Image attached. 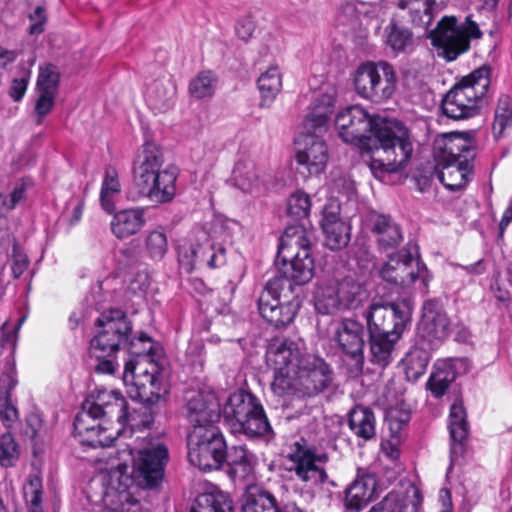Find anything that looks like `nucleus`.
I'll return each instance as SVG.
<instances>
[{"label":"nucleus","instance_id":"nucleus-46","mask_svg":"<svg viewBox=\"0 0 512 512\" xmlns=\"http://www.w3.org/2000/svg\"><path fill=\"white\" fill-rule=\"evenodd\" d=\"M218 85V78L212 71H202L189 83V93L196 99L211 97Z\"/></svg>","mask_w":512,"mask_h":512},{"label":"nucleus","instance_id":"nucleus-26","mask_svg":"<svg viewBox=\"0 0 512 512\" xmlns=\"http://www.w3.org/2000/svg\"><path fill=\"white\" fill-rule=\"evenodd\" d=\"M339 205L329 203L324 207L321 221L325 243L332 249L345 247L350 239L349 226L339 217Z\"/></svg>","mask_w":512,"mask_h":512},{"label":"nucleus","instance_id":"nucleus-16","mask_svg":"<svg viewBox=\"0 0 512 512\" xmlns=\"http://www.w3.org/2000/svg\"><path fill=\"white\" fill-rule=\"evenodd\" d=\"M131 330V324L121 310L103 312L97 319V332L91 347L110 355L127 343Z\"/></svg>","mask_w":512,"mask_h":512},{"label":"nucleus","instance_id":"nucleus-49","mask_svg":"<svg viewBox=\"0 0 512 512\" xmlns=\"http://www.w3.org/2000/svg\"><path fill=\"white\" fill-rule=\"evenodd\" d=\"M60 73L58 68L50 63L39 67L37 78V91L56 93L59 83Z\"/></svg>","mask_w":512,"mask_h":512},{"label":"nucleus","instance_id":"nucleus-23","mask_svg":"<svg viewBox=\"0 0 512 512\" xmlns=\"http://www.w3.org/2000/svg\"><path fill=\"white\" fill-rule=\"evenodd\" d=\"M335 98L336 91L331 86H327L315 95L303 122L304 131L320 134L326 131L328 120L333 112Z\"/></svg>","mask_w":512,"mask_h":512},{"label":"nucleus","instance_id":"nucleus-51","mask_svg":"<svg viewBox=\"0 0 512 512\" xmlns=\"http://www.w3.org/2000/svg\"><path fill=\"white\" fill-rule=\"evenodd\" d=\"M387 44L395 51H405L413 43L412 33L409 29L390 24L387 28Z\"/></svg>","mask_w":512,"mask_h":512},{"label":"nucleus","instance_id":"nucleus-27","mask_svg":"<svg viewBox=\"0 0 512 512\" xmlns=\"http://www.w3.org/2000/svg\"><path fill=\"white\" fill-rule=\"evenodd\" d=\"M466 371V361L461 358L438 360L428 381L429 389L436 397L442 396L456 377Z\"/></svg>","mask_w":512,"mask_h":512},{"label":"nucleus","instance_id":"nucleus-32","mask_svg":"<svg viewBox=\"0 0 512 512\" xmlns=\"http://www.w3.org/2000/svg\"><path fill=\"white\" fill-rule=\"evenodd\" d=\"M375 480L371 476H362L355 479L346 490L345 507L348 510L359 512L373 498Z\"/></svg>","mask_w":512,"mask_h":512},{"label":"nucleus","instance_id":"nucleus-38","mask_svg":"<svg viewBox=\"0 0 512 512\" xmlns=\"http://www.w3.org/2000/svg\"><path fill=\"white\" fill-rule=\"evenodd\" d=\"M430 361V351L425 347L424 342L417 343L412 347L402 360L404 372L408 380L416 381L426 372Z\"/></svg>","mask_w":512,"mask_h":512},{"label":"nucleus","instance_id":"nucleus-64","mask_svg":"<svg viewBox=\"0 0 512 512\" xmlns=\"http://www.w3.org/2000/svg\"><path fill=\"white\" fill-rule=\"evenodd\" d=\"M27 430L26 433L30 434L31 437H36L42 428V420L36 414H31L27 417Z\"/></svg>","mask_w":512,"mask_h":512},{"label":"nucleus","instance_id":"nucleus-40","mask_svg":"<svg viewBox=\"0 0 512 512\" xmlns=\"http://www.w3.org/2000/svg\"><path fill=\"white\" fill-rule=\"evenodd\" d=\"M373 232L377 235L378 243L385 248L394 247L402 240L399 226L386 215L374 216Z\"/></svg>","mask_w":512,"mask_h":512},{"label":"nucleus","instance_id":"nucleus-14","mask_svg":"<svg viewBox=\"0 0 512 512\" xmlns=\"http://www.w3.org/2000/svg\"><path fill=\"white\" fill-rule=\"evenodd\" d=\"M285 284L282 279L269 281L258 301L261 316L275 327L289 325L300 307L299 300L284 291Z\"/></svg>","mask_w":512,"mask_h":512},{"label":"nucleus","instance_id":"nucleus-19","mask_svg":"<svg viewBox=\"0 0 512 512\" xmlns=\"http://www.w3.org/2000/svg\"><path fill=\"white\" fill-rule=\"evenodd\" d=\"M187 417L196 428L216 427L220 418V404L216 393L212 390L192 392L187 397Z\"/></svg>","mask_w":512,"mask_h":512},{"label":"nucleus","instance_id":"nucleus-10","mask_svg":"<svg viewBox=\"0 0 512 512\" xmlns=\"http://www.w3.org/2000/svg\"><path fill=\"white\" fill-rule=\"evenodd\" d=\"M481 35L478 25L469 16L461 24L456 17L445 16L430 31L429 38L432 45L440 50L439 55L453 61L469 49L471 39H478Z\"/></svg>","mask_w":512,"mask_h":512},{"label":"nucleus","instance_id":"nucleus-22","mask_svg":"<svg viewBox=\"0 0 512 512\" xmlns=\"http://www.w3.org/2000/svg\"><path fill=\"white\" fill-rule=\"evenodd\" d=\"M231 182L241 192L253 196H258L266 191L263 171L248 157L237 160L232 170Z\"/></svg>","mask_w":512,"mask_h":512},{"label":"nucleus","instance_id":"nucleus-8","mask_svg":"<svg viewBox=\"0 0 512 512\" xmlns=\"http://www.w3.org/2000/svg\"><path fill=\"white\" fill-rule=\"evenodd\" d=\"M222 413L234 432L256 437L264 436L271 430L262 405L250 393L238 391L231 394Z\"/></svg>","mask_w":512,"mask_h":512},{"label":"nucleus","instance_id":"nucleus-35","mask_svg":"<svg viewBox=\"0 0 512 512\" xmlns=\"http://www.w3.org/2000/svg\"><path fill=\"white\" fill-rule=\"evenodd\" d=\"M397 7L417 27H427L433 18L435 0H397Z\"/></svg>","mask_w":512,"mask_h":512},{"label":"nucleus","instance_id":"nucleus-60","mask_svg":"<svg viewBox=\"0 0 512 512\" xmlns=\"http://www.w3.org/2000/svg\"><path fill=\"white\" fill-rule=\"evenodd\" d=\"M29 19L31 21V25L29 27V33L31 35H38L44 31V25L47 17L45 10L41 6H38L35 11L29 15Z\"/></svg>","mask_w":512,"mask_h":512},{"label":"nucleus","instance_id":"nucleus-7","mask_svg":"<svg viewBox=\"0 0 512 512\" xmlns=\"http://www.w3.org/2000/svg\"><path fill=\"white\" fill-rule=\"evenodd\" d=\"M490 84V68L482 66L463 77L442 100L443 113L454 120L475 116Z\"/></svg>","mask_w":512,"mask_h":512},{"label":"nucleus","instance_id":"nucleus-37","mask_svg":"<svg viewBox=\"0 0 512 512\" xmlns=\"http://www.w3.org/2000/svg\"><path fill=\"white\" fill-rule=\"evenodd\" d=\"M448 428L452 439L451 454L454 457V455L462 452V443L468 435L466 412L462 403L455 402L451 406Z\"/></svg>","mask_w":512,"mask_h":512},{"label":"nucleus","instance_id":"nucleus-9","mask_svg":"<svg viewBox=\"0 0 512 512\" xmlns=\"http://www.w3.org/2000/svg\"><path fill=\"white\" fill-rule=\"evenodd\" d=\"M355 92L372 103H385L392 98L397 87V75L386 61H365L353 73Z\"/></svg>","mask_w":512,"mask_h":512},{"label":"nucleus","instance_id":"nucleus-17","mask_svg":"<svg viewBox=\"0 0 512 512\" xmlns=\"http://www.w3.org/2000/svg\"><path fill=\"white\" fill-rule=\"evenodd\" d=\"M364 334L363 325L352 318L341 320L333 334L338 349L351 362L350 371L354 375L361 373L364 365Z\"/></svg>","mask_w":512,"mask_h":512},{"label":"nucleus","instance_id":"nucleus-47","mask_svg":"<svg viewBox=\"0 0 512 512\" xmlns=\"http://www.w3.org/2000/svg\"><path fill=\"white\" fill-rule=\"evenodd\" d=\"M512 128V96L504 95L500 97L493 123V134L500 138Z\"/></svg>","mask_w":512,"mask_h":512},{"label":"nucleus","instance_id":"nucleus-53","mask_svg":"<svg viewBox=\"0 0 512 512\" xmlns=\"http://www.w3.org/2000/svg\"><path fill=\"white\" fill-rule=\"evenodd\" d=\"M311 201L309 195L297 191L293 193L288 199L287 211L289 215L296 219H302L308 216L310 212Z\"/></svg>","mask_w":512,"mask_h":512},{"label":"nucleus","instance_id":"nucleus-44","mask_svg":"<svg viewBox=\"0 0 512 512\" xmlns=\"http://www.w3.org/2000/svg\"><path fill=\"white\" fill-rule=\"evenodd\" d=\"M176 93V87L169 79L156 81L149 88V101L154 108L165 111L167 110Z\"/></svg>","mask_w":512,"mask_h":512},{"label":"nucleus","instance_id":"nucleus-57","mask_svg":"<svg viewBox=\"0 0 512 512\" xmlns=\"http://www.w3.org/2000/svg\"><path fill=\"white\" fill-rule=\"evenodd\" d=\"M0 419L7 427H10L18 420V411L12 404L10 395L0 396Z\"/></svg>","mask_w":512,"mask_h":512},{"label":"nucleus","instance_id":"nucleus-30","mask_svg":"<svg viewBox=\"0 0 512 512\" xmlns=\"http://www.w3.org/2000/svg\"><path fill=\"white\" fill-rule=\"evenodd\" d=\"M421 498L418 490L411 486L404 494L390 492L369 512H419Z\"/></svg>","mask_w":512,"mask_h":512},{"label":"nucleus","instance_id":"nucleus-52","mask_svg":"<svg viewBox=\"0 0 512 512\" xmlns=\"http://www.w3.org/2000/svg\"><path fill=\"white\" fill-rule=\"evenodd\" d=\"M148 255L154 260H161L168 251V241L163 231H151L145 240Z\"/></svg>","mask_w":512,"mask_h":512},{"label":"nucleus","instance_id":"nucleus-43","mask_svg":"<svg viewBox=\"0 0 512 512\" xmlns=\"http://www.w3.org/2000/svg\"><path fill=\"white\" fill-rule=\"evenodd\" d=\"M121 191L119 176L114 168H107L105 170L104 179L100 191V202L102 208L112 213L115 209V199Z\"/></svg>","mask_w":512,"mask_h":512},{"label":"nucleus","instance_id":"nucleus-56","mask_svg":"<svg viewBox=\"0 0 512 512\" xmlns=\"http://www.w3.org/2000/svg\"><path fill=\"white\" fill-rule=\"evenodd\" d=\"M56 93L38 91V99L35 105V112L38 116L37 123L42 122V118L49 114L54 107Z\"/></svg>","mask_w":512,"mask_h":512},{"label":"nucleus","instance_id":"nucleus-2","mask_svg":"<svg viewBox=\"0 0 512 512\" xmlns=\"http://www.w3.org/2000/svg\"><path fill=\"white\" fill-rule=\"evenodd\" d=\"M273 371L272 392L279 397L314 395L331 382V370L320 357L309 354L301 343L274 339L266 351Z\"/></svg>","mask_w":512,"mask_h":512},{"label":"nucleus","instance_id":"nucleus-28","mask_svg":"<svg viewBox=\"0 0 512 512\" xmlns=\"http://www.w3.org/2000/svg\"><path fill=\"white\" fill-rule=\"evenodd\" d=\"M241 512H304L294 503H288L282 508L277 506L275 498L264 492L256 485L247 487L243 495Z\"/></svg>","mask_w":512,"mask_h":512},{"label":"nucleus","instance_id":"nucleus-62","mask_svg":"<svg viewBox=\"0 0 512 512\" xmlns=\"http://www.w3.org/2000/svg\"><path fill=\"white\" fill-rule=\"evenodd\" d=\"M27 257L24 254L16 253L13 257L12 273L15 278H18L27 268Z\"/></svg>","mask_w":512,"mask_h":512},{"label":"nucleus","instance_id":"nucleus-21","mask_svg":"<svg viewBox=\"0 0 512 512\" xmlns=\"http://www.w3.org/2000/svg\"><path fill=\"white\" fill-rule=\"evenodd\" d=\"M419 274V262L407 250L391 255L381 270V276L385 281L402 287L414 283Z\"/></svg>","mask_w":512,"mask_h":512},{"label":"nucleus","instance_id":"nucleus-29","mask_svg":"<svg viewBox=\"0 0 512 512\" xmlns=\"http://www.w3.org/2000/svg\"><path fill=\"white\" fill-rule=\"evenodd\" d=\"M176 179L177 174L175 170L171 167L165 166L163 171L139 189L153 202H170L176 195Z\"/></svg>","mask_w":512,"mask_h":512},{"label":"nucleus","instance_id":"nucleus-13","mask_svg":"<svg viewBox=\"0 0 512 512\" xmlns=\"http://www.w3.org/2000/svg\"><path fill=\"white\" fill-rule=\"evenodd\" d=\"M188 445L190 463L201 470L218 469L225 460L226 444L217 427L193 429Z\"/></svg>","mask_w":512,"mask_h":512},{"label":"nucleus","instance_id":"nucleus-25","mask_svg":"<svg viewBox=\"0 0 512 512\" xmlns=\"http://www.w3.org/2000/svg\"><path fill=\"white\" fill-rule=\"evenodd\" d=\"M450 321L437 301H427L423 306V315L418 329L423 338L432 342L442 340L449 333Z\"/></svg>","mask_w":512,"mask_h":512},{"label":"nucleus","instance_id":"nucleus-59","mask_svg":"<svg viewBox=\"0 0 512 512\" xmlns=\"http://www.w3.org/2000/svg\"><path fill=\"white\" fill-rule=\"evenodd\" d=\"M30 71H24L21 77L13 79L9 95L14 101H20L26 93L30 79Z\"/></svg>","mask_w":512,"mask_h":512},{"label":"nucleus","instance_id":"nucleus-3","mask_svg":"<svg viewBox=\"0 0 512 512\" xmlns=\"http://www.w3.org/2000/svg\"><path fill=\"white\" fill-rule=\"evenodd\" d=\"M137 452L132 449L119 453V462L111 463V489L104 496L105 507L99 512H143L140 503L134 499L126 488L132 482L127 458L133 461L132 474L140 485L152 487L163 476L164 465L168 460L166 446L158 440L143 441Z\"/></svg>","mask_w":512,"mask_h":512},{"label":"nucleus","instance_id":"nucleus-15","mask_svg":"<svg viewBox=\"0 0 512 512\" xmlns=\"http://www.w3.org/2000/svg\"><path fill=\"white\" fill-rule=\"evenodd\" d=\"M178 257L181 266L187 272H191L200 263L217 268L226 261L225 248L222 244L216 243L205 230H198L189 243L181 245Z\"/></svg>","mask_w":512,"mask_h":512},{"label":"nucleus","instance_id":"nucleus-55","mask_svg":"<svg viewBox=\"0 0 512 512\" xmlns=\"http://www.w3.org/2000/svg\"><path fill=\"white\" fill-rule=\"evenodd\" d=\"M410 413L407 410L391 407L386 412V423L390 433L400 435L402 428L409 422Z\"/></svg>","mask_w":512,"mask_h":512},{"label":"nucleus","instance_id":"nucleus-36","mask_svg":"<svg viewBox=\"0 0 512 512\" xmlns=\"http://www.w3.org/2000/svg\"><path fill=\"white\" fill-rule=\"evenodd\" d=\"M348 426L356 437L364 441L371 440L376 435L374 413L364 406H356L351 410Z\"/></svg>","mask_w":512,"mask_h":512},{"label":"nucleus","instance_id":"nucleus-6","mask_svg":"<svg viewBox=\"0 0 512 512\" xmlns=\"http://www.w3.org/2000/svg\"><path fill=\"white\" fill-rule=\"evenodd\" d=\"M313 241V232L302 226L288 227L280 239L277 259L284 275L297 284L307 283L314 275Z\"/></svg>","mask_w":512,"mask_h":512},{"label":"nucleus","instance_id":"nucleus-54","mask_svg":"<svg viewBox=\"0 0 512 512\" xmlns=\"http://www.w3.org/2000/svg\"><path fill=\"white\" fill-rule=\"evenodd\" d=\"M19 448L11 434H3L0 437V464L13 466L19 458Z\"/></svg>","mask_w":512,"mask_h":512},{"label":"nucleus","instance_id":"nucleus-41","mask_svg":"<svg viewBox=\"0 0 512 512\" xmlns=\"http://www.w3.org/2000/svg\"><path fill=\"white\" fill-rule=\"evenodd\" d=\"M400 338L390 334L370 335L371 361L381 367L387 366L392 361L395 345Z\"/></svg>","mask_w":512,"mask_h":512},{"label":"nucleus","instance_id":"nucleus-18","mask_svg":"<svg viewBox=\"0 0 512 512\" xmlns=\"http://www.w3.org/2000/svg\"><path fill=\"white\" fill-rule=\"evenodd\" d=\"M295 144L296 161L303 173L318 175L325 170L329 153L320 133L303 131L297 137Z\"/></svg>","mask_w":512,"mask_h":512},{"label":"nucleus","instance_id":"nucleus-31","mask_svg":"<svg viewBox=\"0 0 512 512\" xmlns=\"http://www.w3.org/2000/svg\"><path fill=\"white\" fill-rule=\"evenodd\" d=\"M145 225L144 209H124L114 214L110 228L117 239H126L137 234Z\"/></svg>","mask_w":512,"mask_h":512},{"label":"nucleus","instance_id":"nucleus-58","mask_svg":"<svg viewBox=\"0 0 512 512\" xmlns=\"http://www.w3.org/2000/svg\"><path fill=\"white\" fill-rule=\"evenodd\" d=\"M401 436L390 433L388 439H384L381 443V451L384 456L394 461L400 455Z\"/></svg>","mask_w":512,"mask_h":512},{"label":"nucleus","instance_id":"nucleus-42","mask_svg":"<svg viewBox=\"0 0 512 512\" xmlns=\"http://www.w3.org/2000/svg\"><path fill=\"white\" fill-rule=\"evenodd\" d=\"M225 460L227 461L231 472L238 478H246L253 472L254 457L244 447H233L226 451Z\"/></svg>","mask_w":512,"mask_h":512},{"label":"nucleus","instance_id":"nucleus-24","mask_svg":"<svg viewBox=\"0 0 512 512\" xmlns=\"http://www.w3.org/2000/svg\"><path fill=\"white\" fill-rule=\"evenodd\" d=\"M165 169L160 148L151 142L142 145L134 162V180L140 188Z\"/></svg>","mask_w":512,"mask_h":512},{"label":"nucleus","instance_id":"nucleus-63","mask_svg":"<svg viewBox=\"0 0 512 512\" xmlns=\"http://www.w3.org/2000/svg\"><path fill=\"white\" fill-rule=\"evenodd\" d=\"M149 286V279L146 273L137 274L130 283V290L134 293L144 292Z\"/></svg>","mask_w":512,"mask_h":512},{"label":"nucleus","instance_id":"nucleus-39","mask_svg":"<svg viewBox=\"0 0 512 512\" xmlns=\"http://www.w3.org/2000/svg\"><path fill=\"white\" fill-rule=\"evenodd\" d=\"M338 284L342 312L358 309L367 301L369 294L361 283L347 278Z\"/></svg>","mask_w":512,"mask_h":512},{"label":"nucleus","instance_id":"nucleus-5","mask_svg":"<svg viewBox=\"0 0 512 512\" xmlns=\"http://www.w3.org/2000/svg\"><path fill=\"white\" fill-rule=\"evenodd\" d=\"M151 338L141 334L130 342V353L135 357L125 362L123 381L132 397L149 406L164 403L170 385L166 372L155 362L150 352Z\"/></svg>","mask_w":512,"mask_h":512},{"label":"nucleus","instance_id":"nucleus-33","mask_svg":"<svg viewBox=\"0 0 512 512\" xmlns=\"http://www.w3.org/2000/svg\"><path fill=\"white\" fill-rule=\"evenodd\" d=\"M441 167L439 179L444 186L450 190L464 188L471 178V162L461 160L460 162H438Z\"/></svg>","mask_w":512,"mask_h":512},{"label":"nucleus","instance_id":"nucleus-50","mask_svg":"<svg viewBox=\"0 0 512 512\" xmlns=\"http://www.w3.org/2000/svg\"><path fill=\"white\" fill-rule=\"evenodd\" d=\"M24 497L29 505L30 512H43L42 501V480L38 475H31L28 483L24 486Z\"/></svg>","mask_w":512,"mask_h":512},{"label":"nucleus","instance_id":"nucleus-48","mask_svg":"<svg viewBox=\"0 0 512 512\" xmlns=\"http://www.w3.org/2000/svg\"><path fill=\"white\" fill-rule=\"evenodd\" d=\"M199 505V510L192 508L190 512H233L230 498L221 492L203 495Z\"/></svg>","mask_w":512,"mask_h":512},{"label":"nucleus","instance_id":"nucleus-45","mask_svg":"<svg viewBox=\"0 0 512 512\" xmlns=\"http://www.w3.org/2000/svg\"><path fill=\"white\" fill-rule=\"evenodd\" d=\"M258 88L264 100L272 101L282 89V74L277 65L269 66L258 78Z\"/></svg>","mask_w":512,"mask_h":512},{"label":"nucleus","instance_id":"nucleus-1","mask_svg":"<svg viewBox=\"0 0 512 512\" xmlns=\"http://www.w3.org/2000/svg\"><path fill=\"white\" fill-rule=\"evenodd\" d=\"M338 137L371 153L369 168L375 178L386 177L405 168L413 151L408 129L400 122L371 116L362 106L352 105L335 117Z\"/></svg>","mask_w":512,"mask_h":512},{"label":"nucleus","instance_id":"nucleus-12","mask_svg":"<svg viewBox=\"0 0 512 512\" xmlns=\"http://www.w3.org/2000/svg\"><path fill=\"white\" fill-rule=\"evenodd\" d=\"M328 459V454L317 447L296 442L286 457L285 469L301 482L316 486L328 478L325 469Z\"/></svg>","mask_w":512,"mask_h":512},{"label":"nucleus","instance_id":"nucleus-11","mask_svg":"<svg viewBox=\"0 0 512 512\" xmlns=\"http://www.w3.org/2000/svg\"><path fill=\"white\" fill-rule=\"evenodd\" d=\"M412 310L408 299L387 305L372 303L365 315L369 334L402 337L410 324Z\"/></svg>","mask_w":512,"mask_h":512},{"label":"nucleus","instance_id":"nucleus-61","mask_svg":"<svg viewBox=\"0 0 512 512\" xmlns=\"http://www.w3.org/2000/svg\"><path fill=\"white\" fill-rule=\"evenodd\" d=\"M254 30H255V23L249 17L240 19L237 22L236 27H235L236 35L242 40L249 39L252 36Z\"/></svg>","mask_w":512,"mask_h":512},{"label":"nucleus","instance_id":"nucleus-20","mask_svg":"<svg viewBox=\"0 0 512 512\" xmlns=\"http://www.w3.org/2000/svg\"><path fill=\"white\" fill-rule=\"evenodd\" d=\"M434 154L438 162H472L474 141L465 133L451 132L440 135L434 142Z\"/></svg>","mask_w":512,"mask_h":512},{"label":"nucleus","instance_id":"nucleus-4","mask_svg":"<svg viewBox=\"0 0 512 512\" xmlns=\"http://www.w3.org/2000/svg\"><path fill=\"white\" fill-rule=\"evenodd\" d=\"M133 423L127 413V401L116 390L94 389L83 402L82 411L77 415L74 428L79 436L92 447L110 446L121 434L125 424Z\"/></svg>","mask_w":512,"mask_h":512},{"label":"nucleus","instance_id":"nucleus-34","mask_svg":"<svg viewBox=\"0 0 512 512\" xmlns=\"http://www.w3.org/2000/svg\"><path fill=\"white\" fill-rule=\"evenodd\" d=\"M337 281L329 280L320 283L314 292L315 309L324 315H333L342 312Z\"/></svg>","mask_w":512,"mask_h":512}]
</instances>
